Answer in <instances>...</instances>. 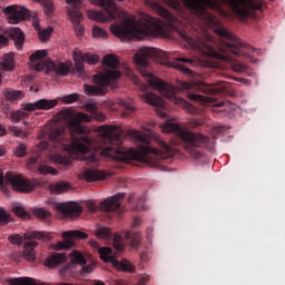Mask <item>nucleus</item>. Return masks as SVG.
Returning a JSON list of instances; mask_svg holds the SVG:
<instances>
[{
	"mask_svg": "<svg viewBox=\"0 0 285 285\" xmlns=\"http://www.w3.org/2000/svg\"><path fill=\"white\" fill-rule=\"evenodd\" d=\"M13 213L18 217H21L22 219H28V217H30V215L28 214V212H26L23 207H19V206L13 207Z\"/></svg>",
	"mask_w": 285,
	"mask_h": 285,
	"instance_id": "nucleus-43",
	"label": "nucleus"
},
{
	"mask_svg": "<svg viewBox=\"0 0 285 285\" xmlns=\"http://www.w3.org/2000/svg\"><path fill=\"white\" fill-rule=\"evenodd\" d=\"M213 132H216L217 135H219L220 132H224V126L214 127Z\"/></svg>",
	"mask_w": 285,
	"mask_h": 285,
	"instance_id": "nucleus-54",
	"label": "nucleus"
},
{
	"mask_svg": "<svg viewBox=\"0 0 285 285\" xmlns=\"http://www.w3.org/2000/svg\"><path fill=\"white\" fill-rule=\"evenodd\" d=\"M190 83L188 82H183V90H190Z\"/></svg>",
	"mask_w": 285,
	"mask_h": 285,
	"instance_id": "nucleus-59",
	"label": "nucleus"
},
{
	"mask_svg": "<svg viewBox=\"0 0 285 285\" xmlns=\"http://www.w3.org/2000/svg\"><path fill=\"white\" fill-rule=\"evenodd\" d=\"M249 61H250L252 63H257V59H255V58H249Z\"/></svg>",
	"mask_w": 285,
	"mask_h": 285,
	"instance_id": "nucleus-63",
	"label": "nucleus"
},
{
	"mask_svg": "<svg viewBox=\"0 0 285 285\" xmlns=\"http://www.w3.org/2000/svg\"><path fill=\"white\" fill-rule=\"evenodd\" d=\"M52 32H53L52 28H47V29L42 30L39 33V37H40L41 41L48 40L50 38V35H52Z\"/></svg>",
	"mask_w": 285,
	"mask_h": 285,
	"instance_id": "nucleus-46",
	"label": "nucleus"
},
{
	"mask_svg": "<svg viewBox=\"0 0 285 285\" xmlns=\"http://www.w3.org/2000/svg\"><path fill=\"white\" fill-rule=\"evenodd\" d=\"M82 177L86 181H101L106 179V173L99 169H86L82 173Z\"/></svg>",
	"mask_w": 285,
	"mask_h": 285,
	"instance_id": "nucleus-20",
	"label": "nucleus"
},
{
	"mask_svg": "<svg viewBox=\"0 0 285 285\" xmlns=\"http://www.w3.org/2000/svg\"><path fill=\"white\" fill-rule=\"evenodd\" d=\"M86 61L81 60V53L78 56V59L75 60L76 66V72L79 75L83 73V70H86V66L83 65Z\"/></svg>",
	"mask_w": 285,
	"mask_h": 285,
	"instance_id": "nucleus-41",
	"label": "nucleus"
},
{
	"mask_svg": "<svg viewBox=\"0 0 285 285\" xmlns=\"http://www.w3.org/2000/svg\"><path fill=\"white\" fill-rule=\"evenodd\" d=\"M160 3H165L171 10H175L177 14L181 19H186V14L184 10H190L196 13L198 19H202L207 28L214 30L218 37L223 39H227V41L223 42V47L220 48L222 53H219L215 48H213V38L210 36H195L200 39H206V42L210 48L216 52L217 56H208V53L198 50L205 57H210L212 59H220L222 61H227V63H232V66H245L239 62V57H250L255 53V48L250 47L248 43L242 41L233 32L228 31L217 18L213 13H209L206 9L217 10L220 3H224L229 8V10L240 19V21H246L250 14L257 10L262 12L264 8H266V2L264 0H158ZM230 41V42H228Z\"/></svg>",
	"mask_w": 285,
	"mask_h": 285,
	"instance_id": "nucleus-2",
	"label": "nucleus"
},
{
	"mask_svg": "<svg viewBox=\"0 0 285 285\" xmlns=\"http://www.w3.org/2000/svg\"><path fill=\"white\" fill-rule=\"evenodd\" d=\"M24 239H52V233L49 232H27Z\"/></svg>",
	"mask_w": 285,
	"mask_h": 285,
	"instance_id": "nucleus-29",
	"label": "nucleus"
},
{
	"mask_svg": "<svg viewBox=\"0 0 285 285\" xmlns=\"http://www.w3.org/2000/svg\"><path fill=\"white\" fill-rule=\"evenodd\" d=\"M26 117H28V114L23 110L13 111L11 114V121H13V124H19V121H21V119H26Z\"/></svg>",
	"mask_w": 285,
	"mask_h": 285,
	"instance_id": "nucleus-38",
	"label": "nucleus"
},
{
	"mask_svg": "<svg viewBox=\"0 0 285 285\" xmlns=\"http://www.w3.org/2000/svg\"><path fill=\"white\" fill-rule=\"evenodd\" d=\"M176 70L184 72V75H193V70H190V68L186 66H195V60L190 58L178 57L176 58Z\"/></svg>",
	"mask_w": 285,
	"mask_h": 285,
	"instance_id": "nucleus-18",
	"label": "nucleus"
},
{
	"mask_svg": "<svg viewBox=\"0 0 285 285\" xmlns=\"http://www.w3.org/2000/svg\"><path fill=\"white\" fill-rule=\"evenodd\" d=\"M149 278L148 276H141L138 278V282L136 285H148Z\"/></svg>",
	"mask_w": 285,
	"mask_h": 285,
	"instance_id": "nucleus-51",
	"label": "nucleus"
},
{
	"mask_svg": "<svg viewBox=\"0 0 285 285\" xmlns=\"http://www.w3.org/2000/svg\"><path fill=\"white\" fill-rule=\"evenodd\" d=\"M163 132H174L176 137H179L183 142V147L191 157V159L199 160L204 157V151L202 148H207V150H213V145H210V138L202 134H195L191 131H186L177 122L167 121L161 127Z\"/></svg>",
	"mask_w": 285,
	"mask_h": 285,
	"instance_id": "nucleus-5",
	"label": "nucleus"
},
{
	"mask_svg": "<svg viewBox=\"0 0 285 285\" xmlns=\"http://www.w3.org/2000/svg\"><path fill=\"white\" fill-rule=\"evenodd\" d=\"M4 14H8L9 23H19V21H28L30 19V10L24 7L9 6L4 9Z\"/></svg>",
	"mask_w": 285,
	"mask_h": 285,
	"instance_id": "nucleus-10",
	"label": "nucleus"
},
{
	"mask_svg": "<svg viewBox=\"0 0 285 285\" xmlns=\"http://www.w3.org/2000/svg\"><path fill=\"white\" fill-rule=\"evenodd\" d=\"M3 95L8 101H19V99L26 97V94L22 90H14L12 88L4 89Z\"/></svg>",
	"mask_w": 285,
	"mask_h": 285,
	"instance_id": "nucleus-25",
	"label": "nucleus"
},
{
	"mask_svg": "<svg viewBox=\"0 0 285 285\" xmlns=\"http://www.w3.org/2000/svg\"><path fill=\"white\" fill-rule=\"evenodd\" d=\"M122 237L131 248H139V244L141 242V234H139V232H125Z\"/></svg>",
	"mask_w": 285,
	"mask_h": 285,
	"instance_id": "nucleus-21",
	"label": "nucleus"
},
{
	"mask_svg": "<svg viewBox=\"0 0 285 285\" xmlns=\"http://www.w3.org/2000/svg\"><path fill=\"white\" fill-rule=\"evenodd\" d=\"M4 135H6V127H2L0 125V137H4Z\"/></svg>",
	"mask_w": 285,
	"mask_h": 285,
	"instance_id": "nucleus-60",
	"label": "nucleus"
},
{
	"mask_svg": "<svg viewBox=\"0 0 285 285\" xmlns=\"http://www.w3.org/2000/svg\"><path fill=\"white\" fill-rule=\"evenodd\" d=\"M186 111L189 112V115H197V112H199V109H197L195 106L186 102Z\"/></svg>",
	"mask_w": 285,
	"mask_h": 285,
	"instance_id": "nucleus-49",
	"label": "nucleus"
},
{
	"mask_svg": "<svg viewBox=\"0 0 285 285\" xmlns=\"http://www.w3.org/2000/svg\"><path fill=\"white\" fill-rule=\"evenodd\" d=\"M159 115H160V117H163V119H166V117H167L166 112H160Z\"/></svg>",
	"mask_w": 285,
	"mask_h": 285,
	"instance_id": "nucleus-64",
	"label": "nucleus"
},
{
	"mask_svg": "<svg viewBox=\"0 0 285 285\" xmlns=\"http://www.w3.org/2000/svg\"><path fill=\"white\" fill-rule=\"evenodd\" d=\"M6 184H10L17 193H32L37 187V180H30L24 178L22 175L13 174L11 171H7L4 176L3 169H0V187L4 194L8 193Z\"/></svg>",
	"mask_w": 285,
	"mask_h": 285,
	"instance_id": "nucleus-7",
	"label": "nucleus"
},
{
	"mask_svg": "<svg viewBox=\"0 0 285 285\" xmlns=\"http://www.w3.org/2000/svg\"><path fill=\"white\" fill-rule=\"evenodd\" d=\"M52 12H55V4L49 1L45 4V14H52Z\"/></svg>",
	"mask_w": 285,
	"mask_h": 285,
	"instance_id": "nucleus-50",
	"label": "nucleus"
},
{
	"mask_svg": "<svg viewBox=\"0 0 285 285\" xmlns=\"http://www.w3.org/2000/svg\"><path fill=\"white\" fill-rule=\"evenodd\" d=\"M144 99L150 106H155L156 108H164V99H161V97L157 96L156 94L147 92L144 95Z\"/></svg>",
	"mask_w": 285,
	"mask_h": 285,
	"instance_id": "nucleus-26",
	"label": "nucleus"
},
{
	"mask_svg": "<svg viewBox=\"0 0 285 285\" xmlns=\"http://www.w3.org/2000/svg\"><path fill=\"white\" fill-rule=\"evenodd\" d=\"M77 99H79V95L70 94V95L63 96L61 98V101H63V104H75V101H77Z\"/></svg>",
	"mask_w": 285,
	"mask_h": 285,
	"instance_id": "nucleus-44",
	"label": "nucleus"
},
{
	"mask_svg": "<svg viewBox=\"0 0 285 285\" xmlns=\"http://www.w3.org/2000/svg\"><path fill=\"white\" fill-rule=\"evenodd\" d=\"M141 224V219L139 217H135L132 222V228H137Z\"/></svg>",
	"mask_w": 285,
	"mask_h": 285,
	"instance_id": "nucleus-56",
	"label": "nucleus"
},
{
	"mask_svg": "<svg viewBox=\"0 0 285 285\" xmlns=\"http://www.w3.org/2000/svg\"><path fill=\"white\" fill-rule=\"evenodd\" d=\"M10 214L0 207V226H8L10 224Z\"/></svg>",
	"mask_w": 285,
	"mask_h": 285,
	"instance_id": "nucleus-39",
	"label": "nucleus"
},
{
	"mask_svg": "<svg viewBox=\"0 0 285 285\" xmlns=\"http://www.w3.org/2000/svg\"><path fill=\"white\" fill-rule=\"evenodd\" d=\"M132 202H135V195H131L128 197V203L132 204Z\"/></svg>",
	"mask_w": 285,
	"mask_h": 285,
	"instance_id": "nucleus-62",
	"label": "nucleus"
},
{
	"mask_svg": "<svg viewBox=\"0 0 285 285\" xmlns=\"http://www.w3.org/2000/svg\"><path fill=\"white\" fill-rule=\"evenodd\" d=\"M118 267L120 271H125L127 273H134L135 271V266H132V264L128 261L118 262Z\"/></svg>",
	"mask_w": 285,
	"mask_h": 285,
	"instance_id": "nucleus-40",
	"label": "nucleus"
},
{
	"mask_svg": "<svg viewBox=\"0 0 285 285\" xmlns=\"http://www.w3.org/2000/svg\"><path fill=\"white\" fill-rule=\"evenodd\" d=\"M119 77H121V72L118 70H108L105 75L94 76L95 85L85 83V92L90 97H104L108 95V88L112 81H117Z\"/></svg>",
	"mask_w": 285,
	"mask_h": 285,
	"instance_id": "nucleus-6",
	"label": "nucleus"
},
{
	"mask_svg": "<svg viewBox=\"0 0 285 285\" xmlns=\"http://www.w3.org/2000/svg\"><path fill=\"white\" fill-rule=\"evenodd\" d=\"M32 213L38 219H48V217L52 215L50 210L45 209L43 207H36L33 208Z\"/></svg>",
	"mask_w": 285,
	"mask_h": 285,
	"instance_id": "nucleus-33",
	"label": "nucleus"
},
{
	"mask_svg": "<svg viewBox=\"0 0 285 285\" xmlns=\"http://www.w3.org/2000/svg\"><path fill=\"white\" fill-rule=\"evenodd\" d=\"M49 190L51 195H61V193H67V190H70V184L58 181L56 184L50 185Z\"/></svg>",
	"mask_w": 285,
	"mask_h": 285,
	"instance_id": "nucleus-28",
	"label": "nucleus"
},
{
	"mask_svg": "<svg viewBox=\"0 0 285 285\" xmlns=\"http://www.w3.org/2000/svg\"><path fill=\"white\" fill-rule=\"evenodd\" d=\"M189 98L191 99V101H197L203 106H213V108H228V106H230V101L228 100L217 102V100H215V98L213 97H205L196 94H191Z\"/></svg>",
	"mask_w": 285,
	"mask_h": 285,
	"instance_id": "nucleus-14",
	"label": "nucleus"
},
{
	"mask_svg": "<svg viewBox=\"0 0 285 285\" xmlns=\"http://www.w3.org/2000/svg\"><path fill=\"white\" fill-rule=\"evenodd\" d=\"M47 70L56 72V75H61L62 77L70 75V68L63 62L58 65L55 61H49L47 65Z\"/></svg>",
	"mask_w": 285,
	"mask_h": 285,
	"instance_id": "nucleus-19",
	"label": "nucleus"
},
{
	"mask_svg": "<svg viewBox=\"0 0 285 285\" xmlns=\"http://www.w3.org/2000/svg\"><path fill=\"white\" fill-rule=\"evenodd\" d=\"M68 257L65 254H53L46 258L45 265H47L49 268H55L56 266H59L60 264H63Z\"/></svg>",
	"mask_w": 285,
	"mask_h": 285,
	"instance_id": "nucleus-23",
	"label": "nucleus"
},
{
	"mask_svg": "<svg viewBox=\"0 0 285 285\" xmlns=\"http://www.w3.org/2000/svg\"><path fill=\"white\" fill-rule=\"evenodd\" d=\"M94 6H100L101 11L89 10L87 12L88 19L98 21L99 23H106V21H112L117 19L120 23H114L110 26L111 32L118 39H125L130 41L132 39H146V37H161L166 32H178L183 41L193 48V50H199L208 55V42L206 38H193L186 31V23L179 20V18L173 16L166 8L155 3V10L161 17L155 18L153 16H145L142 20H137L135 17H127L126 12L119 10L112 0H89Z\"/></svg>",
	"mask_w": 285,
	"mask_h": 285,
	"instance_id": "nucleus-3",
	"label": "nucleus"
},
{
	"mask_svg": "<svg viewBox=\"0 0 285 285\" xmlns=\"http://www.w3.org/2000/svg\"><path fill=\"white\" fill-rule=\"evenodd\" d=\"M9 37L14 41V46L17 50H21L23 48V43L26 41V35L23 31L17 27H13L9 30Z\"/></svg>",
	"mask_w": 285,
	"mask_h": 285,
	"instance_id": "nucleus-16",
	"label": "nucleus"
},
{
	"mask_svg": "<svg viewBox=\"0 0 285 285\" xmlns=\"http://www.w3.org/2000/svg\"><path fill=\"white\" fill-rule=\"evenodd\" d=\"M63 117L67 119V125L70 130V142L62 145V150L67 153L68 156L56 155L55 163L60 164V166H70L72 160L70 156L82 155L87 161L95 164L99 161V157H106L107 159H114V161H121L128 164L130 161H148L150 156L157 161H164V159H169L175 155L173 146L168 145L161 138H157L156 141L160 149L150 147V138L137 130L132 131L134 137L144 144L139 147V150L135 148H126L124 144V130L121 127L114 125L102 126L101 130L106 135V139L109 146L100 149L92 150V138L88 137V129L83 125L90 124L92 117L83 112H72V109H67L61 111Z\"/></svg>",
	"mask_w": 285,
	"mask_h": 285,
	"instance_id": "nucleus-1",
	"label": "nucleus"
},
{
	"mask_svg": "<svg viewBox=\"0 0 285 285\" xmlns=\"http://www.w3.org/2000/svg\"><path fill=\"white\" fill-rule=\"evenodd\" d=\"M114 248L117 250V253H122L125 245H124V237L119 235L114 236Z\"/></svg>",
	"mask_w": 285,
	"mask_h": 285,
	"instance_id": "nucleus-37",
	"label": "nucleus"
},
{
	"mask_svg": "<svg viewBox=\"0 0 285 285\" xmlns=\"http://www.w3.org/2000/svg\"><path fill=\"white\" fill-rule=\"evenodd\" d=\"M38 173H40V175H58L57 169H55L48 165H39Z\"/></svg>",
	"mask_w": 285,
	"mask_h": 285,
	"instance_id": "nucleus-36",
	"label": "nucleus"
},
{
	"mask_svg": "<svg viewBox=\"0 0 285 285\" xmlns=\"http://www.w3.org/2000/svg\"><path fill=\"white\" fill-rule=\"evenodd\" d=\"M83 273H92V265H87L82 267Z\"/></svg>",
	"mask_w": 285,
	"mask_h": 285,
	"instance_id": "nucleus-57",
	"label": "nucleus"
},
{
	"mask_svg": "<svg viewBox=\"0 0 285 285\" xmlns=\"http://www.w3.org/2000/svg\"><path fill=\"white\" fill-rule=\"evenodd\" d=\"M81 61L89 63V66H97L99 63V56L90 53H80Z\"/></svg>",
	"mask_w": 285,
	"mask_h": 285,
	"instance_id": "nucleus-32",
	"label": "nucleus"
},
{
	"mask_svg": "<svg viewBox=\"0 0 285 285\" xmlns=\"http://www.w3.org/2000/svg\"><path fill=\"white\" fill-rule=\"evenodd\" d=\"M90 246L92 248H98V253L100 255V258L102 262H115V256L112 255V248L110 247H100L99 248V243L97 240H89Z\"/></svg>",
	"mask_w": 285,
	"mask_h": 285,
	"instance_id": "nucleus-17",
	"label": "nucleus"
},
{
	"mask_svg": "<svg viewBox=\"0 0 285 285\" xmlns=\"http://www.w3.org/2000/svg\"><path fill=\"white\" fill-rule=\"evenodd\" d=\"M65 242H59L56 244L57 250H68L75 246V240L72 239H88V234L81 230H70L62 234Z\"/></svg>",
	"mask_w": 285,
	"mask_h": 285,
	"instance_id": "nucleus-11",
	"label": "nucleus"
},
{
	"mask_svg": "<svg viewBox=\"0 0 285 285\" xmlns=\"http://www.w3.org/2000/svg\"><path fill=\"white\" fill-rule=\"evenodd\" d=\"M48 57V51L46 50H37L33 52L29 59L31 61V68L33 70H37V72H41L48 68V63H50V60H43Z\"/></svg>",
	"mask_w": 285,
	"mask_h": 285,
	"instance_id": "nucleus-13",
	"label": "nucleus"
},
{
	"mask_svg": "<svg viewBox=\"0 0 285 285\" xmlns=\"http://www.w3.org/2000/svg\"><path fill=\"white\" fill-rule=\"evenodd\" d=\"M10 132H13L14 137H27L28 135L23 132V130L19 129V127L11 126L9 127Z\"/></svg>",
	"mask_w": 285,
	"mask_h": 285,
	"instance_id": "nucleus-47",
	"label": "nucleus"
},
{
	"mask_svg": "<svg viewBox=\"0 0 285 285\" xmlns=\"http://www.w3.org/2000/svg\"><path fill=\"white\" fill-rule=\"evenodd\" d=\"M56 210L62 213L66 217H78L83 213V208L77 204L72 203H62L56 206Z\"/></svg>",
	"mask_w": 285,
	"mask_h": 285,
	"instance_id": "nucleus-15",
	"label": "nucleus"
},
{
	"mask_svg": "<svg viewBox=\"0 0 285 285\" xmlns=\"http://www.w3.org/2000/svg\"><path fill=\"white\" fill-rule=\"evenodd\" d=\"M39 246V243L31 240L27 242L24 244V249H23V257L27 259V262H35L37 259L35 248Z\"/></svg>",
	"mask_w": 285,
	"mask_h": 285,
	"instance_id": "nucleus-22",
	"label": "nucleus"
},
{
	"mask_svg": "<svg viewBox=\"0 0 285 285\" xmlns=\"http://www.w3.org/2000/svg\"><path fill=\"white\" fill-rule=\"evenodd\" d=\"M37 161H38L37 157H31V158H29L28 164H29V166H35V164H37Z\"/></svg>",
	"mask_w": 285,
	"mask_h": 285,
	"instance_id": "nucleus-58",
	"label": "nucleus"
},
{
	"mask_svg": "<svg viewBox=\"0 0 285 285\" xmlns=\"http://www.w3.org/2000/svg\"><path fill=\"white\" fill-rule=\"evenodd\" d=\"M139 208H144V197H139L137 205L134 207V210H139Z\"/></svg>",
	"mask_w": 285,
	"mask_h": 285,
	"instance_id": "nucleus-52",
	"label": "nucleus"
},
{
	"mask_svg": "<svg viewBox=\"0 0 285 285\" xmlns=\"http://www.w3.org/2000/svg\"><path fill=\"white\" fill-rule=\"evenodd\" d=\"M10 285H48L46 283L36 282L33 278L30 277H19V278H10Z\"/></svg>",
	"mask_w": 285,
	"mask_h": 285,
	"instance_id": "nucleus-27",
	"label": "nucleus"
},
{
	"mask_svg": "<svg viewBox=\"0 0 285 285\" xmlns=\"http://www.w3.org/2000/svg\"><path fill=\"white\" fill-rule=\"evenodd\" d=\"M125 194H117L107 198L100 203L99 206L97 204L90 202L88 203V208L91 213H97V210H102L104 213H117V215H121L124 213V207H121V199H124Z\"/></svg>",
	"mask_w": 285,
	"mask_h": 285,
	"instance_id": "nucleus-8",
	"label": "nucleus"
},
{
	"mask_svg": "<svg viewBox=\"0 0 285 285\" xmlns=\"http://www.w3.org/2000/svg\"><path fill=\"white\" fill-rule=\"evenodd\" d=\"M59 106V99H39L35 102L27 104L24 110L32 112L35 110H52Z\"/></svg>",
	"mask_w": 285,
	"mask_h": 285,
	"instance_id": "nucleus-12",
	"label": "nucleus"
},
{
	"mask_svg": "<svg viewBox=\"0 0 285 285\" xmlns=\"http://www.w3.org/2000/svg\"><path fill=\"white\" fill-rule=\"evenodd\" d=\"M3 46H8V38L3 35H0V48H3Z\"/></svg>",
	"mask_w": 285,
	"mask_h": 285,
	"instance_id": "nucleus-53",
	"label": "nucleus"
},
{
	"mask_svg": "<svg viewBox=\"0 0 285 285\" xmlns=\"http://www.w3.org/2000/svg\"><path fill=\"white\" fill-rule=\"evenodd\" d=\"M96 237H98V239H112V232H110L108 227H99L96 230Z\"/></svg>",
	"mask_w": 285,
	"mask_h": 285,
	"instance_id": "nucleus-31",
	"label": "nucleus"
},
{
	"mask_svg": "<svg viewBox=\"0 0 285 285\" xmlns=\"http://www.w3.org/2000/svg\"><path fill=\"white\" fill-rule=\"evenodd\" d=\"M72 264H80V266H86V258L83 255L79 252H72L70 254Z\"/></svg>",
	"mask_w": 285,
	"mask_h": 285,
	"instance_id": "nucleus-35",
	"label": "nucleus"
},
{
	"mask_svg": "<svg viewBox=\"0 0 285 285\" xmlns=\"http://www.w3.org/2000/svg\"><path fill=\"white\" fill-rule=\"evenodd\" d=\"M10 244L17 245V246H21L23 238L21 236H19V234H14V235H10L8 237Z\"/></svg>",
	"mask_w": 285,
	"mask_h": 285,
	"instance_id": "nucleus-45",
	"label": "nucleus"
},
{
	"mask_svg": "<svg viewBox=\"0 0 285 285\" xmlns=\"http://www.w3.org/2000/svg\"><path fill=\"white\" fill-rule=\"evenodd\" d=\"M168 59V53L166 51L159 50L153 47H142L135 55L134 59L136 61V68L144 77L145 81L149 83L150 88L154 90H158L160 95L170 99V97H175V87L173 85L166 83L164 80L157 78L153 75L150 69V62L148 59Z\"/></svg>",
	"mask_w": 285,
	"mask_h": 285,
	"instance_id": "nucleus-4",
	"label": "nucleus"
},
{
	"mask_svg": "<svg viewBox=\"0 0 285 285\" xmlns=\"http://www.w3.org/2000/svg\"><path fill=\"white\" fill-rule=\"evenodd\" d=\"M104 66H107V68H118L119 66V58L116 55L109 53L104 57L102 60Z\"/></svg>",
	"mask_w": 285,
	"mask_h": 285,
	"instance_id": "nucleus-30",
	"label": "nucleus"
},
{
	"mask_svg": "<svg viewBox=\"0 0 285 285\" xmlns=\"http://www.w3.org/2000/svg\"><path fill=\"white\" fill-rule=\"evenodd\" d=\"M66 3L69 6L68 14L71 18L77 37L83 36L85 29L81 26L83 13L79 11L81 10V0H66Z\"/></svg>",
	"mask_w": 285,
	"mask_h": 285,
	"instance_id": "nucleus-9",
	"label": "nucleus"
},
{
	"mask_svg": "<svg viewBox=\"0 0 285 285\" xmlns=\"http://www.w3.org/2000/svg\"><path fill=\"white\" fill-rule=\"evenodd\" d=\"M203 90L206 95H222V92H226V88L224 87V82L204 85Z\"/></svg>",
	"mask_w": 285,
	"mask_h": 285,
	"instance_id": "nucleus-24",
	"label": "nucleus"
},
{
	"mask_svg": "<svg viewBox=\"0 0 285 285\" xmlns=\"http://www.w3.org/2000/svg\"><path fill=\"white\" fill-rule=\"evenodd\" d=\"M13 153L17 157H26L28 155V147L24 144H20Z\"/></svg>",
	"mask_w": 285,
	"mask_h": 285,
	"instance_id": "nucleus-42",
	"label": "nucleus"
},
{
	"mask_svg": "<svg viewBox=\"0 0 285 285\" xmlns=\"http://www.w3.org/2000/svg\"><path fill=\"white\" fill-rule=\"evenodd\" d=\"M140 90H142V92H146L148 90V85H140Z\"/></svg>",
	"mask_w": 285,
	"mask_h": 285,
	"instance_id": "nucleus-61",
	"label": "nucleus"
},
{
	"mask_svg": "<svg viewBox=\"0 0 285 285\" xmlns=\"http://www.w3.org/2000/svg\"><path fill=\"white\" fill-rule=\"evenodd\" d=\"M119 106L125 108V110H129L130 112H132V110H135V107H132V105H130V102H128V100H126V99L119 100Z\"/></svg>",
	"mask_w": 285,
	"mask_h": 285,
	"instance_id": "nucleus-48",
	"label": "nucleus"
},
{
	"mask_svg": "<svg viewBox=\"0 0 285 285\" xmlns=\"http://www.w3.org/2000/svg\"><path fill=\"white\" fill-rule=\"evenodd\" d=\"M87 110H89V112H97V106L89 104L87 105Z\"/></svg>",
	"mask_w": 285,
	"mask_h": 285,
	"instance_id": "nucleus-55",
	"label": "nucleus"
},
{
	"mask_svg": "<svg viewBox=\"0 0 285 285\" xmlns=\"http://www.w3.org/2000/svg\"><path fill=\"white\" fill-rule=\"evenodd\" d=\"M92 37H94V39H106L108 37V32L106 31V29H104L97 24H94Z\"/></svg>",
	"mask_w": 285,
	"mask_h": 285,
	"instance_id": "nucleus-34",
	"label": "nucleus"
}]
</instances>
